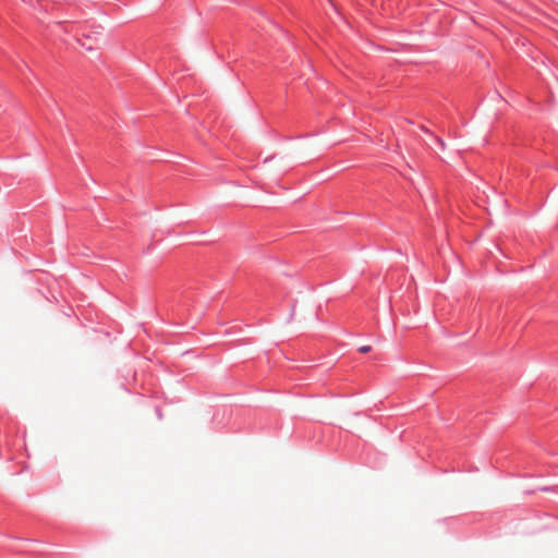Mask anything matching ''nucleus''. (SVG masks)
I'll use <instances>...</instances> for the list:
<instances>
[{"label": "nucleus", "mask_w": 558, "mask_h": 558, "mask_svg": "<svg viewBox=\"0 0 558 558\" xmlns=\"http://www.w3.org/2000/svg\"><path fill=\"white\" fill-rule=\"evenodd\" d=\"M83 39H78V43L81 44L82 47L86 48V50H93V46L87 44V41L92 40V36L88 35V34H85L83 33Z\"/></svg>", "instance_id": "obj_1"}, {"label": "nucleus", "mask_w": 558, "mask_h": 558, "mask_svg": "<svg viewBox=\"0 0 558 558\" xmlns=\"http://www.w3.org/2000/svg\"><path fill=\"white\" fill-rule=\"evenodd\" d=\"M94 34H95L94 40L98 41L99 40L98 36H101L102 34L100 32H95Z\"/></svg>", "instance_id": "obj_4"}, {"label": "nucleus", "mask_w": 558, "mask_h": 558, "mask_svg": "<svg viewBox=\"0 0 558 558\" xmlns=\"http://www.w3.org/2000/svg\"><path fill=\"white\" fill-rule=\"evenodd\" d=\"M156 411H157L158 417L161 418L162 417V413H161L160 409L157 408Z\"/></svg>", "instance_id": "obj_5"}, {"label": "nucleus", "mask_w": 558, "mask_h": 558, "mask_svg": "<svg viewBox=\"0 0 558 558\" xmlns=\"http://www.w3.org/2000/svg\"><path fill=\"white\" fill-rule=\"evenodd\" d=\"M436 141L441 146V148H445V143L441 138L437 137Z\"/></svg>", "instance_id": "obj_3"}, {"label": "nucleus", "mask_w": 558, "mask_h": 558, "mask_svg": "<svg viewBox=\"0 0 558 558\" xmlns=\"http://www.w3.org/2000/svg\"><path fill=\"white\" fill-rule=\"evenodd\" d=\"M372 350V348L369 345H362L357 349L359 352L361 353H367Z\"/></svg>", "instance_id": "obj_2"}]
</instances>
